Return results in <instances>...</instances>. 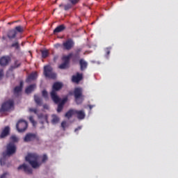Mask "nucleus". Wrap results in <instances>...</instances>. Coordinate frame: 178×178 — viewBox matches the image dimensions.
<instances>
[{
  "mask_svg": "<svg viewBox=\"0 0 178 178\" xmlns=\"http://www.w3.org/2000/svg\"><path fill=\"white\" fill-rule=\"evenodd\" d=\"M15 152H16V145L15 143L10 142L7 145L6 152H3V158L0 159L1 166L5 165V160L6 159V157L10 155H13Z\"/></svg>",
  "mask_w": 178,
  "mask_h": 178,
  "instance_id": "nucleus-1",
  "label": "nucleus"
},
{
  "mask_svg": "<svg viewBox=\"0 0 178 178\" xmlns=\"http://www.w3.org/2000/svg\"><path fill=\"white\" fill-rule=\"evenodd\" d=\"M63 86V84H62V83H60V82H56L53 85L52 90L50 95H51V98L52 101H54L55 104H59V102H60V98L58 97V95L56 94V91H59V90L62 88Z\"/></svg>",
  "mask_w": 178,
  "mask_h": 178,
  "instance_id": "nucleus-2",
  "label": "nucleus"
},
{
  "mask_svg": "<svg viewBox=\"0 0 178 178\" xmlns=\"http://www.w3.org/2000/svg\"><path fill=\"white\" fill-rule=\"evenodd\" d=\"M26 162H29L30 165L33 168V169H37V168H40L41 163L38 162L40 161V156L36 154H29L26 156Z\"/></svg>",
  "mask_w": 178,
  "mask_h": 178,
  "instance_id": "nucleus-3",
  "label": "nucleus"
},
{
  "mask_svg": "<svg viewBox=\"0 0 178 178\" xmlns=\"http://www.w3.org/2000/svg\"><path fill=\"white\" fill-rule=\"evenodd\" d=\"M74 95L75 101L78 105L81 104L84 100V96L83 95V89L81 88H76L74 91Z\"/></svg>",
  "mask_w": 178,
  "mask_h": 178,
  "instance_id": "nucleus-4",
  "label": "nucleus"
},
{
  "mask_svg": "<svg viewBox=\"0 0 178 178\" xmlns=\"http://www.w3.org/2000/svg\"><path fill=\"white\" fill-rule=\"evenodd\" d=\"M44 74L45 77L49 79H56V74L52 71V67L49 65H45L44 67Z\"/></svg>",
  "mask_w": 178,
  "mask_h": 178,
  "instance_id": "nucleus-5",
  "label": "nucleus"
},
{
  "mask_svg": "<svg viewBox=\"0 0 178 178\" xmlns=\"http://www.w3.org/2000/svg\"><path fill=\"white\" fill-rule=\"evenodd\" d=\"M14 105L13 100H8L6 102H4L1 108L0 109V112H9V111H12Z\"/></svg>",
  "mask_w": 178,
  "mask_h": 178,
  "instance_id": "nucleus-6",
  "label": "nucleus"
},
{
  "mask_svg": "<svg viewBox=\"0 0 178 178\" xmlns=\"http://www.w3.org/2000/svg\"><path fill=\"white\" fill-rule=\"evenodd\" d=\"M29 124L26 122V120H20L16 124V129L19 133H23V131H26L27 130Z\"/></svg>",
  "mask_w": 178,
  "mask_h": 178,
  "instance_id": "nucleus-7",
  "label": "nucleus"
},
{
  "mask_svg": "<svg viewBox=\"0 0 178 178\" xmlns=\"http://www.w3.org/2000/svg\"><path fill=\"white\" fill-rule=\"evenodd\" d=\"M72 56L73 54H70L68 56L63 57V63L59 65V69H67V66H69V60H70V58Z\"/></svg>",
  "mask_w": 178,
  "mask_h": 178,
  "instance_id": "nucleus-8",
  "label": "nucleus"
},
{
  "mask_svg": "<svg viewBox=\"0 0 178 178\" xmlns=\"http://www.w3.org/2000/svg\"><path fill=\"white\" fill-rule=\"evenodd\" d=\"M63 49L70 51L74 47V42L72 39H68L63 43Z\"/></svg>",
  "mask_w": 178,
  "mask_h": 178,
  "instance_id": "nucleus-9",
  "label": "nucleus"
},
{
  "mask_svg": "<svg viewBox=\"0 0 178 178\" xmlns=\"http://www.w3.org/2000/svg\"><path fill=\"white\" fill-rule=\"evenodd\" d=\"M17 169H18V170L23 169L26 173H28V175H31L33 173V169H31L30 167L27 166L26 164H22V165H19L17 168Z\"/></svg>",
  "mask_w": 178,
  "mask_h": 178,
  "instance_id": "nucleus-10",
  "label": "nucleus"
},
{
  "mask_svg": "<svg viewBox=\"0 0 178 178\" xmlns=\"http://www.w3.org/2000/svg\"><path fill=\"white\" fill-rule=\"evenodd\" d=\"M35 138H37V135L34 134H27L24 138V141L25 143H29L30 141H33Z\"/></svg>",
  "mask_w": 178,
  "mask_h": 178,
  "instance_id": "nucleus-11",
  "label": "nucleus"
},
{
  "mask_svg": "<svg viewBox=\"0 0 178 178\" xmlns=\"http://www.w3.org/2000/svg\"><path fill=\"white\" fill-rule=\"evenodd\" d=\"M75 115L79 120H83L86 118V113L83 110H75Z\"/></svg>",
  "mask_w": 178,
  "mask_h": 178,
  "instance_id": "nucleus-12",
  "label": "nucleus"
},
{
  "mask_svg": "<svg viewBox=\"0 0 178 178\" xmlns=\"http://www.w3.org/2000/svg\"><path fill=\"white\" fill-rule=\"evenodd\" d=\"M9 62H10V56H3L0 58V65L1 66H6Z\"/></svg>",
  "mask_w": 178,
  "mask_h": 178,
  "instance_id": "nucleus-13",
  "label": "nucleus"
},
{
  "mask_svg": "<svg viewBox=\"0 0 178 178\" xmlns=\"http://www.w3.org/2000/svg\"><path fill=\"white\" fill-rule=\"evenodd\" d=\"M17 34V32H16V30L11 29L7 32V37L9 38V40H13V38H16Z\"/></svg>",
  "mask_w": 178,
  "mask_h": 178,
  "instance_id": "nucleus-14",
  "label": "nucleus"
},
{
  "mask_svg": "<svg viewBox=\"0 0 178 178\" xmlns=\"http://www.w3.org/2000/svg\"><path fill=\"white\" fill-rule=\"evenodd\" d=\"M23 88V82H20L19 86H16L14 89V95L15 97H17L22 92V89Z\"/></svg>",
  "mask_w": 178,
  "mask_h": 178,
  "instance_id": "nucleus-15",
  "label": "nucleus"
},
{
  "mask_svg": "<svg viewBox=\"0 0 178 178\" xmlns=\"http://www.w3.org/2000/svg\"><path fill=\"white\" fill-rule=\"evenodd\" d=\"M38 75L37 74V72H33L31 73L26 79V83H31V81L35 80Z\"/></svg>",
  "mask_w": 178,
  "mask_h": 178,
  "instance_id": "nucleus-16",
  "label": "nucleus"
},
{
  "mask_svg": "<svg viewBox=\"0 0 178 178\" xmlns=\"http://www.w3.org/2000/svg\"><path fill=\"white\" fill-rule=\"evenodd\" d=\"M83 79V74L77 73L76 76H72V81L74 83H79V81H81Z\"/></svg>",
  "mask_w": 178,
  "mask_h": 178,
  "instance_id": "nucleus-17",
  "label": "nucleus"
},
{
  "mask_svg": "<svg viewBox=\"0 0 178 178\" xmlns=\"http://www.w3.org/2000/svg\"><path fill=\"white\" fill-rule=\"evenodd\" d=\"M10 131V129L9 128V127H6L3 129V131L0 135V138H4V137H6V136H8L9 134Z\"/></svg>",
  "mask_w": 178,
  "mask_h": 178,
  "instance_id": "nucleus-18",
  "label": "nucleus"
},
{
  "mask_svg": "<svg viewBox=\"0 0 178 178\" xmlns=\"http://www.w3.org/2000/svg\"><path fill=\"white\" fill-rule=\"evenodd\" d=\"M79 65L81 66V70H85V69H87L88 63L84 59H81L79 61Z\"/></svg>",
  "mask_w": 178,
  "mask_h": 178,
  "instance_id": "nucleus-19",
  "label": "nucleus"
},
{
  "mask_svg": "<svg viewBox=\"0 0 178 178\" xmlns=\"http://www.w3.org/2000/svg\"><path fill=\"white\" fill-rule=\"evenodd\" d=\"M65 29H66V27L65 26V25L61 24V25L57 26V27L54 30V34H56V33H61V31H63V30H65Z\"/></svg>",
  "mask_w": 178,
  "mask_h": 178,
  "instance_id": "nucleus-20",
  "label": "nucleus"
},
{
  "mask_svg": "<svg viewBox=\"0 0 178 178\" xmlns=\"http://www.w3.org/2000/svg\"><path fill=\"white\" fill-rule=\"evenodd\" d=\"M35 87H36V86H35V84H32V85L28 86V87L26 88V90H25V92H26V94H30V93L33 92V90H35Z\"/></svg>",
  "mask_w": 178,
  "mask_h": 178,
  "instance_id": "nucleus-21",
  "label": "nucleus"
},
{
  "mask_svg": "<svg viewBox=\"0 0 178 178\" xmlns=\"http://www.w3.org/2000/svg\"><path fill=\"white\" fill-rule=\"evenodd\" d=\"M73 115H76V110L71 109L65 113V118L70 119V117L73 116Z\"/></svg>",
  "mask_w": 178,
  "mask_h": 178,
  "instance_id": "nucleus-22",
  "label": "nucleus"
},
{
  "mask_svg": "<svg viewBox=\"0 0 178 178\" xmlns=\"http://www.w3.org/2000/svg\"><path fill=\"white\" fill-rule=\"evenodd\" d=\"M34 99H35V102L37 104V105H40V106L42 105V101L38 96L35 95Z\"/></svg>",
  "mask_w": 178,
  "mask_h": 178,
  "instance_id": "nucleus-23",
  "label": "nucleus"
},
{
  "mask_svg": "<svg viewBox=\"0 0 178 178\" xmlns=\"http://www.w3.org/2000/svg\"><path fill=\"white\" fill-rule=\"evenodd\" d=\"M59 122V118L55 115H52L51 123L52 124H56Z\"/></svg>",
  "mask_w": 178,
  "mask_h": 178,
  "instance_id": "nucleus-24",
  "label": "nucleus"
},
{
  "mask_svg": "<svg viewBox=\"0 0 178 178\" xmlns=\"http://www.w3.org/2000/svg\"><path fill=\"white\" fill-rule=\"evenodd\" d=\"M15 30L16 33H23V31H24V27L21 26H18L15 27Z\"/></svg>",
  "mask_w": 178,
  "mask_h": 178,
  "instance_id": "nucleus-25",
  "label": "nucleus"
},
{
  "mask_svg": "<svg viewBox=\"0 0 178 178\" xmlns=\"http://www.w3.org/2000/svg\"><path fill=\"white\" fill-rule=\"evenodd\" d=\"M39 119H44V122L48 123V117L47 115L44 116L42 114L38 115Z\"/></svg>",
  "mask_w": 178,
  "mask_h": 178,
  "instance_id": "nucleus-26",
  "label": "nucleus"
},
{
  "mask_svg": "<svg viewBox=\"0 0 178 178\" xmlns=\"http://www.w3.org/2000/svg\"><path fill=\"white\" fill-rule=\"evenodd\" d=\"M10 140L13 141V143H17L19 141V138H17L16 136H12L10 137Z\"/></svg>",
  "mask_w": 178,
  "mask_h": 178,
  "instance_id": "nucleus-27",
  "label": "nucleus"
},
{
  "mask_svg": "<svg viewBox=\"0 0 178 178\" xmlns=\"http://www.w3.org/2000/svg\"><path fill=\"white\" fill-rule=\"evenodd\" d=\"M11 47H12L13 48H15V49H19V42H15V43H13V44H11Z\"/></svg>",
  "mask_w": 178,
  "mask_h": 178,
  "instance_id": "nucleus-28",
  "label": "nucleus"
},
{
  "mask_svg": "<svg viewBox=\"0 0 178 178\" xmlns=\"http://www.w3.org/2000/svg\"><path fill=\"white\" fill-rule=\"evenodd\" d=\"M42 58H47L48 56V51L47 50L42 51Z\"/></svg>",
  "mask_w": 178,
  "mask_h": 178,
  "instance_id": "nucleus-29",
  "label": "nucleus"
},
{
  "mask_svg": "<svg viewBox=\"0 0 178 178\" xmlns=\"http://www.w3.org/2000/svg\"><path fill=\"white\" fill-rule=\"evenodd\" d=\"M42 97H44V98H45L46 99H48V92H47V90H43L42 92Z\"/></svg>",
  "mask_w": 178,
  "mask_h": 178,
  "instance_id": "nucleus-30",
  "label": "nucleus"
},
{
  "mask_svg": "<svg viewBox=\"0 0 178 178\" xmlns=\"http://www.w3.org/2000/svg\"><path fill=\"white\" fill-rule=\"evenodd\" d=\"M63 109V105L60 104V103L58 105L57 108V112H62V110Z\"/></svg>",
  "mask_w": 178,
  "mask_h": 178,
  "instance_id": "nucleus-31",
  "label": "nucleus"
},
{
  "mask_svg": "<svg viewBox=\"0 0 178 178\" xmlns=\"http://www.w3.org/2000/svg\"><path fill=\"white\" fill-rule=\"evenodd\" d=\"M20 66V62L16 60L14 63V66H13L12 67H13V69H16V67H19Z\"/></svg>",
  "mask_w": 178,
  "mask_h": 178,
  "instance_id": "nucleus-32",
  "label": "nucleus"
},
{
  "mask_svg": "<svg viewBox=\"0 0 178 178\" xmlns=\"http://www.w3.org/2000/svg\"><path fill=\"white\" fill-rule=\"evenodd\" d=\"M29 120H30L31 123H32L33 126H35L36 122L34 120V118H33V116L29 117Z\"/></svg>",
  "mask_w": 178,
  "mask_h": 178,
  "instance_id": "nucleus-33",
  "label": "nucleus"
},
{
  "mask_svg": "<svg viewBox=\"0 0 178 178\" xmlns=\"http://www.w3.org/2000/svg\"><path fill=\"white\" fill-rule=\"evenodd\" d=\"M69 1L72 5H76V3H79V2H80V0H69Z\"/></svg>",
  "mask_w": 178,
  "mask_h": 178,
  "instance_id": "nucleus-34",
  "label": "nucleus"
},
{
  "mask_svg": "<svg viewBox=\"0 0 178 178\" xmlns=\"http://www.w3.org/2000/svg\"><path fill=\"white\" fill-rule=\"evenodd\" d=\"M70 8H72V4H67L64 6L65 10H69Z\"/></svg>",
  "mask_w": 178,
  "mask_h": 178,
  "instance_id": "nucleus-35",
  "label": "nucleus"
},
{
  "mask_svg": "<svg viewBox=\"0 0 178 178\" xmlns=\"http://www.w3.org/2000/svg\"><path fill=\"white\" fill-rule=\"evenodd\" d=\"M67 101V97H65L62 101L60 103V104L61 105H65V104L66 103V102Z\"/></svg>",
  "mask_w": 178,
  "mask_h": 178,
  "instance_id": "nucleus-36",
  "label": "nucleus"
},
{
  "mask_svg": "<svg viewBox=\"0 0 178 178\" xmlns=\"http://www.w3.org/2000/svg\"><path fill=\"white\" fill-rule=\"evenodd\" d=\"M29 112H33V113L37 115V109L35 108H29Z\"/></svg>",
  "mask_w": 178,
  "mask_h": 178,
  "instance_id": "nucleus-37",
  "label": "nucleus"
},
{
  "mask_svg": "<svg viewBox=\"0 0 178 178\" xmlns=\"http://www.w3.org/2000/svg\"><path fill=\"white\" fill-rule=\"evenodd\" d=\"M61 127H63V130H65V127H66V122L65 121H63L62 123H61Z\"/></svg>",
  "mask_w": 178,
  "mask_h": 178,
  "instance_id": "nucleus-38",
  "label": "nucleus"
},
{
  "mask_svg": "<svg viewBox=\"0 0 178 178\" xmlns=\"http://www.w3.org/2000/svg\"><path fill=\"white\" fill-rule=\"evenodd\" d=\"M47 159H48V156H47V155H43L42 161V162H45V161H47Z\"/></svg>",
  "mask_w": 178,
  "mask_h": 178,
  "instance_id": "nucleus-39",
  "label": "nucleus"
},
{
  "mask_svg": "<svg viewBox=\"0 0 178 178\" xmlns=\"http://www.w3.org/2000/svg\"><path fill=\"white\" fill-rule=\"evenodd\" d=\"M6 175H8V173L5 172L3 173L0 178H6Z\"/></svg>",
  "mask_w": 178,
  "mask_h": 178,
  "instance_id": "nucleus-40",
  "label": "nucleus"
},
{
  "mask_svg": "<svg viewBox=\"0 0 178 178\" xmlns=\"http://www.w3.org/2000/svg\"><path fill=\"white\" fill-rule=\"evenodd\" d=\"M3 76V70H0V77H2Z\"/></svg>",
  "mask_w": 178,
  "mask_h": 178,
  "instance_id": "nucleus-41",
  "label": "nucleus"
},
{
  "mask_svg": "<svg viewBox=\"0 0 178 178\" xmlns=\"http://www.w3.org/2000/svg\"><path fill=\"white\" fill-rule=\"evenodd\" d=\"M55 48H59V47H60V44L57 43L54 45Z\"/></svg>",
  "mask_w": 178,
  "mask_h": 178,
  "instance_id": "nucleus-42",
  "label": "nucleus"
},
{
  "mask_svg": "<svg viewBox=\"0 0 178 178\" xmlns=\"http://www.w3.org/2000/svg\"><path fill=\"white\" fill-rule=\"evenodd\" d=\"M79 130H81V127H79L78 128H76L74 131H79Z\"/></svg>",
  "mask_w": 178,
  "mask_h": 178,
  "instance_id": "nucleus-43",
  "label": "nucleus"
},
{
  "mask_svg": "<svg viewBox=\"0 0 178 178\" xmlns=\"http://www.w3.org/2000/svg\"><path fill=\"white\" fill-rule=\"evenodd\" d=\"M79 52H81V49H78L76 50V54H79Z\"/></svg>",
  "mask_w": 178,
  "mask_h": 178,
  "instance_id": "nucleus-44",
  "label": "nucleus"
},
{
  "mask_svg": "<svg viewBox=\"0 0 178 178\" xmlns=\"http://www.w3.org/2000/svg\"><path fill=\"white\" fill-rule=\"evenodd\" d=\"M107 55H109L111 54V51H109V49H107Z\"/></svg>",
  "mask_w": 178,
  "mask_h": 178,
  "instance_id": "nucleus-45",
  "label": "nucleus"
},
{
  "mask_svg": "<svg viewBox=\"0 0 178 178\" xmlns=\"http://www.w3.org/2000/svg\"><path fill=\"white\" fill-rule=\"evenodd\" d=\"M89 108H90V109H92V108H94V106L90 105V106H89Z\"/></svg>",
  "mask_w": 178,
  "mask_h": 178,
  "instance_id": "nucleus-46",
  "label": "nucleus"
},
{
  "mask_svg": "<svg viewBox=\"0 0 178 178\" xmlns=\"http://www.w3.org/2000/svg\"><path fill=\"white\" fill-rule=\"evenodd\" d=\"M2 39L5 40H6V38L5 36H3Z\"/></svg>",
  "mask_w": 178,
  "mask_h": 178,
  "instance_id": "nucleus-47",
  "label": "nucleus"
},
{
  "mask_svg": "<svg viewBox=\"0 0 178 178\" xmlns=\"http://www.w3.org/2000/svg\"><path fill=\"white\" fill-rule=\"evenodd\" d=\"M62 6H63V4H60L59 5V8H62Z\"/></svg>",
  "mask_w": 178,
  "mask_h": 178,
  "instance_id": "nucleus-48",
  "label": "nucleus"
},
{
  "mask_svg": "<svg viewBox=\"0 0 178 178\" xmlns=\"http://www.w3.org/2000/svg\"><path fill=\"white\" fill-rule=\"evenodd\" d=\"M47 106H48L47 105H44V108H47Z\"/></svg>",
  "mask_w": 178,
  "mask_h": 178,
  "instance_id": "nucleus-49",
  "label": "nucleus"
},
{
  "mask_svg": "<svg viewBox=\"0 0 178 178\" xmlns=\"http://www.w3.org/2000/svg\"><path fill=\"white\" fill-rule=\"evenodd\" d=\"M40 123H42H42H44V121H41Z\"/></svg>",
  "mask_w": 178,
  "mask_h": 178,
  "instance_id": "nucleus-50",
  "label": "nucleus"
},
{
  "mask_svg": "<svg viewBox=\"0 0 178 178\" xmlns=\"http://www.w3.org/2000/svg\"><path fill=\"white\" fill-rule=\"evenodd\" d=\"M8 24H10V22H9Z\"/></svg>",
  "mask_w": 178,
  "mask_h": 178,
  "instance_id": "nucleus-51",
  "label": "nucleus"
}]
</instances>
